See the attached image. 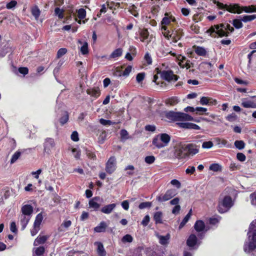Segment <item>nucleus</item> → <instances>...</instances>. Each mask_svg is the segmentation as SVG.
I'll use <instances>...</instances> for the list:
<instances>
[{"mask_svg":"<svg viewBox=\"0 0 256 256\" xmlns=\"http://www.w3.org/2000/svg\"><path fill=\"white\" fill-rule=\"evenodd\" d=\"M234 28L227 23H222L212 26L206 32L214 38L228 36L231 32H234Z\"/></svg>","mask_w":256,"mask_h":256,"instance_id":"nucleus-1","label":"nucleus"},{"mask_svg":"<svg viewBox=\"0 0 256 256\" xmlns=\"http://www.w3.org/2000/svg\"><path fill=\"white\" fill-rule=\"evenodd\" d=\"M248 234L249 238L252 237L251 241L248 245H244V250L246 252L248 248V252H250L256 249V220L250 224Z\"/></svg>","mask_w":256,"mask_h":256,"instance_id":"nucleus-2","label":"nucleus"},{"mask_svg":"<svg viewBox=\"0 0 256 256\" xmlns=\"http://www.w3.org/2000/svg\"><path fill=\"white\" fill-rule=\"evenodd\" d=\"M167 118L174 121H191L194 120V118L188 114L182 112H176L174 111H169L166 114Z\"/></svg>","mask_w":256,"mask_h":256,"instance_id":"nucleus-3","label":"nucleus"},{"mask_svg":"<svg viewBox=\"0 0 256 256\" xmlns=\"http://www.w3.org/2000/svg\"><path fill=\"white\" fill-rule=\"evenodd\" d=\"M233 206L232 198L229 196H225L222 200H219L218 210L220 214L228 212Z\"/></svg>","mask_w":256,"mask_h":256,"instance_id":"nucleus-4","label":"nucleus"},{"mask_svg":"<svg viewBox=\"0 0 256 256\" xmlns=\"http://www.w3.org/2000/svg\"><path fill=\"white\" fill-rule=\"evenodd\" d=\"M156 70H157V73L160 74L161 78L168 82H176L179 78V76L174 74L172 70L160 71L158 68H156Z\"/></svg>","mask_w":256,"mask_h":256,"instance_id":"nucleus-5","label":"nucleus"},{"mask_svg":"<svg viewBox=\"0 0 256 256\" xmlns=\"http://www.w3.org/2000/svg\"><path fill=\"white\" fill-rule=\"evenodd\" d=\"M184 148L183 150L186 152L187 158L193 156L199 152L200 146L196 145V144L190 143L184 144Z\"/></svg>","mask_w":256,"mask_h":256,"instance_id":"nucleus-6","label":"nucleus"},{"mask_svg":"<svg viewBox=\"0 0 256 256\" xmlns=\"http://www.w3.org/2000/svg\"><path fill=\"white\" fill-rule=\"evenodd\" d=\"M177 194L176 190L174 188L168 190L164 194H160L156 196V200L160 202L170 200Z\"/></svg>","mask_w":256,"mask_h":256,"instance_id":"nucleus-7","label":"nucleus"},{"mask_svg":"<svg viewBox=\"0 0 256 256\" xmlns=\"http://www.w3.org/2000/svg\"><path fill=\"white\" fill-rule=\"evenodd\" d=\"M116 168V160L114 156H111L106 164L105 170L109 174H112Z\"/></svg>","mask_w":256,"mask_h":256,"instance_id":"nucleus-8","label":"nucleus"},{"mask_svg":"<svg viewBox=\"0 0 256 256\" xmlns=\"http://www.w3.org/2000/svg\"><path fill=\"white\" fill-rule=\"evenodd\" d=\"M54 140L52 138H47L45 139L44 143V152L50 154L52 149L55 146Z\"/></svg>","mask_w":256,"mask_h":256,"instance_id":"nucleus-9","label":"nucleus"},{"mask_svg":"<svg viewBox=\"0 0 256 256\" xmlns=\"http://www.w3.org/2000/svg\"><path fill=\"white\" fill-rule=\"evenodd\" d=\"M200 242H198L196 236L194 234H190L188 238L186 244L190 250L196 249Z\"/></svg>","mask_w":256,"mask_h":256,"instance_id":"nucleus-10","label":"nucleus"},{"mask_svg":"<svg viewBox=\"0 0 256 256\" xmlns=\"http://www.w3.org/2000/svg\"><path fill=\"white\" fill-rule=\"evenodd\" d=\"M176 59L178 61V65L180 68H186V69L190 68V61L188 60L184 56L179 54L176 56Z\"/></svg>","mask_w":256,"mask_h":256,"instance_id":"nucleus-11","label":"nucleus"},{"mask_svg":"<svg viewBox=\"0 0 256 256\" xmlns=\"http://www.w3.org/2000/svg\"><path fill=\"white\" fill-rule=\"evenodd\" d=\"M183 36V30L181 28H178L176 30H172L170 37L173 42H176L178 40H180Z\"/></svg>","mask_w":256,"mask_h":256,"instance_id":"nucleus-12","label":"nucleus"},{"mask_svg":"<svg viewBox=\"0 0 256 256\" xmlns=\"http://www.w3.org/2000/svg\"><path fill=\"white\" fill-rule=\"evenodd\" d=\"M179 128L184 129H193L196 130H200V127L194 123L191 122H177L176 124Z\"/></svg>","mask_w":256,"mask_h":256,"instance_id":"nucleus-13","label":"nucleus"},{"mask_svg":"<svg viewBox=\"0 0 256 256\" xmlns=\"http://www.w3.org/2000/svg\"><path fill=\"white\" fill-rule=\"evenodd\" d=\"M226 10L230 13L240 14L242 13V6L238 4H228Z\"/></svg>","mask_w":256,"mask_h":256,"instance_id":"nucleus-14","label":"nucleus"},{"mask_svg":"<svg viewBox=\"0 0 256 256\" xmlns=\"http://www.w3.org/2000/svg\"><path fill=\"white\" fill-rule=\"evenodd\" d=\"M184 148V146L182 145L179 148H176L174 151L175 156L179 159H184L186 158V154L183 149Z\"/></svg>","mask_w":256,"mask_h":256,"instance_id":"nucleus-15","label":"nucleus"},{"mask_svg":"<svg viewBox=\"0 0 256 256\" xmlns=\"http://www.w3.org/2000/svg\"><path fill=\"white\" fill-rule=\"evenodd\" d=\"M192 48L194 52L198 56L206 57L208 54L206 49L202 46L194 45Z\"/></svg>","mask_w":256,"mask_h":256,"instance_id":"nucleus-16","label":"nucleus"},{"mask_svg":"<svg viewBox=\"0 0 256 256\" xmlns=\"http://www.w3.org/2000/svg\"><path fill=\"white\" fill-rule=\"evenodd\" d=\"M94 246H97L96 253L98 256H106V252L104 248L103 244L100 242H96L94 243Z\"/></svg>","mask_w":256,"mask_h":256,"instance_id":"nucleus-17","label":"nucleus"},{"mask_svg":"<svg viewBox=\"0 0 256 256\" xmlns=\"http://www.w3.org/2000/svg\"><path fill=\"white\" fill-rule=\"evenodd\" d=\"M86 93L91 96L96 98L99 97L100 95V90L98 87H94L92 88L86 90Z\"/></svg>","mask_w":256,"mask_h":256,"instance_id":"nucleus-18","label":"nucleus"},{"mask_svg":"<svg viewBox=\"0 0 256 256\" xmlns=\"http://www.w3.org/2000/svg\"><path fill=\"white\" fill-rule=\"evenodd\" d=\"M31 216H27L22 214L20 216V222L21 225V230H24L26 227L29 222Z\"/></svg>","mask_w":256,"mask_h":256,"instance_id":"nucleus-19","label":"nucleus"},{"mask_svg":"<svg viewBox=\"0 0 256 256\" xmlns=\"http://www.w3.org/2000/svg\"><path fill=\"white\" fill-rule=\"evenodd\" d=\"M22 214L27 216H31L33 212V208L30 204H26L22 206L21 209Z\"/></svg>","mask_w":256,"mask_h":256,"instance_id":"nucleus-20","label":"nucleus"},{"mask_svg":"<svg viewBox=\"0 0 256 256\" xmlns=\"http://www.w3.org/2000/svg\"><path fill=\"white\" fill-rule=\"evenodd\" d=\"M116 207V204H111L103 206L100 211L106 214H110Z\"/></svg>","mask_w":256,"mask_h":256,"instance_id":"nucleus-21","label":"nucleus"},{"mask_svg":"<svg viewBox=\"0 0 256 256\" xmlns=\"http://www.w3.org/2000/svg\"><path fill=\"white\" fill-rule=\"evenodd\" d=\"M256 96H253V98H256ZM242 106L245 108H256V100H249L246 102H243L242 103Z\"/></svg>","mask_w":256,"mask_h":256,"instance_id":"nucleus-22","label":"nucleus"},{"mask_svg":"<svg viewBox=\"0 0 256 256\" xmlns=\"http://www.w3.org/2000/svg\"><path fill=\"white\" fill-rule=\"evenodd\" d=\"M98 197L96 196L90 200L88 202L90 208H93L94 210H97L100 207V204L96 200H98Z\"/></svg>","mask_w":256,"mask_h":256,"instance_id":"nucleus-23","label":"nucleus"},{"mask_svg":"<svg viewBox=\"0 0 256 256\" xmlns=\"http://www.w3.org/2000/svg\"><path fill=\"white\" fill-rule=\"evenodd\" d=\"M163 214L162 212H156L154 214V220L156 224H161L163 223L162 222Z\"/></svg>","mask_w":256,"mask_h":256,"instance_id":"nucleus-24","label":"nucleus"},{"mask_svg":"<svg viewBox=\"0 0 256 256\" xmlns=\"http://www.w3.org/2000/svg\"><path fill=\"white\" fill-rule=\"evenodd\" d=\"M48 238L49 236H39L35 240L34 244L36 246H38L41 244H44L46 242V241Z\"/></svg>","mask_w":256,"mask_h":256,"instance_id":"nucleus-25","label":"nucleus"},{"mask_svg":"<svg viewBox=\"0 0 256 256\" xmlns=\"http://www.w3.org/2000/svg\"><path fill=\"white\" fill-rule=\"evenodd\" d=\"M194 228L198 232H202L205 228L204 222L202 220H196L194 225Z\"/></svg>","mask_w":256,"mask_h":256,"instance_id":"nucleus-26","label":"nucleus"},{"mask_svg":"<svg viewBox=\"0 0 256 256\" xmlns=\"http://www.w3.org/2000/svg\"><path fill=\"white\" fill-rule=\"evenodd\" d=\"M107 225L104 222H102L100 223L99 225L94 228V231L96 232H105Z\"/></svg>","mask_w":256,"mask_h":256,"instance_id":"nucleus-27","label":"nucleus"},{"mask_svg":"<svg viewBox=\"0 0 256 256\" xmlns=\"http://www.w3.org/2000/svg\"><path fill=\"white\" fill-rule=\"evenodd\" d=\"M122 54V48H118L112 52L110 54L109 58H116L120 56Z\"/></svg>","mask_w":256,"mask_h":256,"instance_id":"nucleus-28","label":"nucleus"},{"mask_svg":"<svg viewBox=\"0 0 256 256\" xmlns=\"http://www.w3.org/2000/svg\"><path fill=\"white\" fill-rule=\"evenodd\" d=\"M160 140L164 143V145L167 146L170 140V136L166 133L161 134L160 135Z\"/></svg>","mask_w":256,"mask_h":256,"instance_id":"nucleus-29","label":"nucleus"},{"mask_svg":"<svg viewBox=\"0 0 256 256\" xmlns=\"http://www.w3.org/2000/svg\"><path fill=\"white\" fill-rule=\"evenodd\" d=\"M179 102L178 99L176 96H172L167 98L165 100V103L166 105L174 106Z\"/></svg>","mask_w":256,"mask_h":256,"instance_id":"nucleus-30","label":"nucleus"},{"mask_svg":"<svg viewBox=\"0 0 256 256\" xmlns=\"http://www.w3.org/2000/svg\"><path fill=\"white\" fill-rule=\"evenodd\" d=\"M243 11L247 13L256 12V5L242 6V12Z\"/></svg>","mask_w":256,"mask_h":256,"instance_id":"nucleus-31","label":"nucleus"},{"mask_svg":"<svg viewBox=\"0 0 256 256\" xmlns=\"http://www.w3.org/2000/svg\"><path fill=\"white\" fill-rule=\"evenodd\" d=\"M140 40L144 42L145 40H147L149 36V32L147 29L144 28L140 30Z\"/></svg>","mask_w":256,"mask_h":256,"instance_id":"nucleus-32","label":"nucleus"},{"mask_svg":"<svg viewBox=\"0 0 256 256\" xmlns=\"http://www.w3.org/2000/svg\"><path fill=\"white\" fill-rule=\"evenodd\" d=\"M69 120V114L68 112L64 111L62 116L60 118L59 121L62 126L66 124Z\"/></svg>","mask_w":256,"mask_h":256,"instance_id":"nucleus-33","label":"nucleus"},{"mask_svg":"<svg viewBox=\"0 0 256 256\" xmlns=\"http://www.w3.org/2000/svg\"><path fill=\"white\" fill-rule=\"evenodd\" d=\"M209 170L214 172L222 171V166L218 163H214L210 166Z\"/></svg>","mask_w":256,"mask_h":256,"instance_id":"nucleus-34","label":"nucleus"},{"mask_svg":"<svg viewBox=\"0 0 256 256\" xmlns=\"http://www.w3.org/2000/svg\"><path fill=\"white\" fill-rule=\"evenodd\" d=\"M31 12L32 15L34 17L36 20H38L40 16V11L38 6H35L32 8Z\"/></svg>","mask_w":256,"mask_h":256,"instance_id":"nucleus-35","label":"nucleus"},{"mask_svg":"<svg viewBox=\"0 0 256 256\" xmlns=\"http://www.w3.org/2000/svg\"><path fill=\"white\" fill-rule=\"evenodd\" d=\"M132 15L137 18L139 16V14L138 10V8L134 4H132L128 8V10Z\"/></svg>","mask_w":256,"mask_h":256,"instance_id":"nucleus-36","label":"nucleus"},{"mask_svg":"<svg viewBox=\"0 0 256 256\" xmlns=\"http://www.w3.org/2000/svg\"><path fill=\"white\" fill-rule=\"evenodd\" d=\"M191 212L192 210H190V211L188 212V213L184 216V219L182 220L181 222L180 223L178 228L180 230L186 224V223L188 222L189 220L190 216H191Z\"/></svg>","mask_w":256,"mask_h":256,"instance_id":"nucleus-37","label":"nucleus"},{"mask_svg":"<svg viewBox=\"0 0 256 256\" xmlns=\"http://www.w3.org/2000/svg\"><path fill=\"white\" fill-rule=\"evenodd\" d=\"M42 219L43 217L41 213H40L38 214H37L34 224V227H36V226L40 227Z\"/></svg>","mask_w":256,"mask_h":256,"instance_id":"nucleus-38","label":"nucleus"},{"mask_svg":"<svg viewBox=\"0 0 256 256\" xmlns=\"http://www.w3.org/2000/svg\"><path fill=\"white\" fill-rule=\"evenodd\" d=\"M71 224H72V222L70 220H64L62 224L58 228V230L59 232H63L64 230L62 229L63 228H69L71 226Z\"/></svg>","mask_w":256,"mask_h":256,"instance_id":"nucleus-39","label":"nucleus"},{"mask_svg":"<svg viewBox=\"0 0 256 256\" xmlns=\"http://www.w3.org/2000/svg\"><path fill=\"white\" fill-rule=\"evenodd\" d=\"M170 238V236L168 234L165 236H160V242L162 245H165L168 243Z\"/></svg>","mask_w":256,"mask_h":256,"instance_id":"nucleus-40","label":"nucleus"},{"mask_svg":"<svg viewBox=\"0 0 256 256\" xmlns=\"http://www.w3.org/2000/svg\"><path fill=\"white\" fill-rule=\"evenodd\" d=\"M64 10L62 9H60L59 8H56L54 9V14L57 16L59 19H62L64 16Z\"/></svg>","mask_w":256,"mask_h":256,"instance_id":"nucleus-41","label":"nucleus"},{"mask_svg":"<svg viewBox=\"0 0 256 256\" xmlns=\"http://www.w3.org/2000/svg\"><path fill=\"white\" fill-rule=\"evenodd\" d=\"M86 156L90 159L92 160H96V156L94 151L86 149Z\"/></svg>","mask_w":256,"mask_h":256,"instance_id":"nucleus-42","label":"nucleus"},{"mask_svg":"<svg viewBox=\"0 0 256 256\" xmlns=\"http://www.w3.org/2000/svg\"><path fill=\"white\" fill-rule=\"evenodd\" d=\"M256 18V14L253 15H246L242 18V20L244 22H250Z\"/></svg>","mask_w":256,"mask_h":256,"instance_id":"nucleus-43","label":"nucleus"},{"mask_svg":"<svg viewBox=\"0 0 256 256\" xmlns=\"http://www.w3.org/2000/svg\"><path fill=\"white\" fill-rule=\"evenodd\" d=\"M242 22V18L240 20L236 18L234 19L232 21V24L236 28L239 29L243 26V24Z\"/></svg>","mask_w":256,"mask_h":256,"instance_id":"nucleus-44","label":"nucleus"},{"mask_svg":"<svg viewBox=\"0 0 256 256\" xmlns=\"http://www.w3.org/2000/svg\"><path fill=\"white\" fill-rule=\"evenodd\" d=\"M152 144L158 148H160L165 146V145H164L158 138H153Z\"/></svg>","mask_w":256,"mask_h":256,"instance_id":"nucleus-45","label":"nucleus"},{"mask_svg":"<svg viewBox=\"0 0 256 256\" xmlns=\"http://www.w3.org/2000/svg\"><path fill=\"white\" fill-rule=\"evenodd\" d=\"M86 16V10L84 8H81L78 10V16L80 20H83Z\"/></svg>","mask_w":256,"mask_h":256,"instance_id":"nucleus-46","label":"nucleus"},{"mask_svg":"<svg viewBox=\"0 0 256 256\" xmlns=\"http://www.w3.org/2000/svg\"><path fill=\"white\" fill-rule=\"evenodd\" d=\"M235 146L238 150H242L245 146V143L243 140H236L234 142Z\"/></svg>","mask_w":256,"mask_h":256,"instance_id":"nucleus-47","label":"nucleus"},{"mask_svg":"<svg viewBox=\"0 0 256 256\" xmlns=\"http://www.w3.org/2000/svg\"><path fill=\"white\" fill-rule=\"evenodd\" d=\"M120 136L122 140H126L128 138V132L125 129H122L120 131Z\"/></svg>","mask_w":256,"mask_h":256,"instance_id":"nucleus-48","label":"nucleus"},{"mask_svg":"<svg viewBox=\"0 0 256 256\" xmlns=\"http://www.w3.org/2000/svg\"><path fill=\"white\" fill-rule=\"evenodd\" d=\"M152 202H142L138 206V208L140 209H144L145 208H150L152 206Z\"/></svg>","mask_w":256,"mask_h":256,"instance_id":"nucleus-49","label":"nucleus"},{"mask_svg":"<svg viewBox=\"0 0 256 256\" xmlns=\"http://www.w3.org/2000/svg\"><path fill=\"white\" fill-rule=\"evenodd\" d=\"M44 248L42 246H40L36 248L34 252L37 256H41L44 253Z\"/></svg>","mask_w":256,"mask_h":256,"instance_id":"nucleus-50","label":"nucleus"},{"mask_svg":"<svg viewBox=\"0 0 256 256\" xmlns=\"http://www.w3.org/2000/svg\"><path fill=\"white\" fill-rule=\"evenodd\" d=\"M80 52L84 54H86L88 53V44L86 42H84L80 48Z\"/></svg>","mask_w":256,"mask_h":256,"instance_id":"nucleus-51","label":"nucleus"},{"mask_svg":"<svg viewBox=\"0 0 256 256\" xmlns=\"http://www.w3.org/2000/svg\"><path fill=\"white\" fill-rule=\"evenodd\" d=\"M133 240V238L129 234H126L122 238V242H132Z\"/></svg>","mask_w":256,"mask_h":256,"instance_id":"nucleus-52","label":"nucleus"},{"mask_svg":"<svg viewBox=\"0 0 256 256\" xmlns=\"http://www.w3.org/2000/svg\"><path fill=\"white\" fill-rule=\"evenodd\" d=\"M106 132L105 131L102 132L100 134L98 138V143L102 144H103L106 139Z\"/></svg>","mask_w":256,"mask_h":256,"instance_id":"nucleus-53","label":"nucleus"},{"mask_svg":"<svg viewBox=\"0 0 256 256\" xmlns=\"http://www.w3.org/2000/svg\"><path fill=\"white\" fill-rule=\"evenodd\" d=\"M68 50L66 48H60L56 54V58H60L62 56L64 55L66 52Z\"/></svg>","mask_w":256,"mask_h":256,"instance_id":"nucleus-54","label":"nucleus"},{"mask_svg":"<svg viewBox=\"0 0 256 256\" xmlns=\"http://www.w3.org/2000/svg\"><path fill=\"white\" fill-rule=\"evenodd\" d=\"M100 122L104 126H110L115 124H116V122H113L110 120H106L102 118L100 120Z\"/></svg>","mask_w":256,"mask_h":256,"instance_id":"nucleus-55","label":"nucleus"},{"mask_svg":"<svg viewBox=\"0 0 256 256\" xmlns=\"http://www.w3.org/2000/svg\"><path fill=\"white\" fill-rule=\"evenodd\" d=\"M72 152L74 158L76 160H79L80 158V155H81V152L80 150H79L76 148H72Z\"/></svg>","mask_w":256,"mask_h":256,"instance_id":"nucleus-56","label":"nucleus"},{"mask_svg":"<svg viewBox=\"0 0 256 256\" xmlns=\"http://www.w3.org/2000/svg\"><path fill=\"white\" fill-rule=\"evenodd\" d=\"M226 120L230 122H233L236 120L237 119V116L236 114L232 112L230 114H228L226 118Z\"/></svg>","mask_w":256,"mask_h":256,"instance_id":"nucleus-57","label":"nucleus"},{"mask_svg":"<svg viewBox=\"0 0 256 256\" xmlns=\"http://www.w3.org/2000/svg\"><path fill=\"white\" fill-rule=\"evenodd\" d=\"M168 14H165V16L162 18L161 24L162 25H168L170 23V18L168 16Z\"/></svg>","mask_w":256,"mask_h":256,"instance_id":"nucleus-58","label":"nucleus"},{"mask_svg":"<svg viewBox=\"0 0 256 256\" xmlns=\"http://www.w3.org/2000/svg\"><path fill=\"white\" fill-rule=\"evenodd\" d=\"M21 154L20 152L17 151L12 156L10 160V163L13 164L16 162V160L19 158Z\"/></svg>","mask_w":256,"mask_h":256,"instance_id":"nucleus-59","label":"nucleus"},{"mask_svg":"<svg viewBox=\"0 0 256 256\" xmlns=\"http://www.w3.org/2000/svg\"><path fill=\"white\" fill-rule=\"evenodd\" d=\"M155 160L156 158L154 156H149L145 158L144 160L146 164H150L154 163Z\"/></svg>","mask_w":256,"mask_h":256,"instance_id":"nucleus-60","label":"nucleus"},{"mask_svg":"<svg viewBox=\"0 0 256 256\" xmlns=\"http://www.w3.org/2000/svg\"><path fill=\"white\" fill-rule=\"evenodd\" d=\"M145 73L144 72H140L138 73L136 76V80L138 83L141 82L145 78Z\"/></svg>","mask_w":256,"mask_h":256,"instance_id":"nucleus-61","label":"nucleus"},{"mask_svg":"<svg viewBox=\"0 0 256 256\" xmlns=\"http://www.w3.org/2000/svg\"><path fill=\"white\" fill-rule=\"evenodd\" d=\"M132 70V66H128L125 70L122 72V75L124 76H128Z\"/></svg>","mask_w":256,"mask_h":256,"instance_id":"nucleus-62","label":"nucleus"},{"mask_svg":"<svg viewBox=\"0 0 256 256\" xmlns=\"http://www.w3.org/2000/svg\"><path fill=\"white\" fill-rule=\"evenodd\" d=\"M214 144L212 141L204 142L202 143V148H212Z\"/></svg>","mask_w":256,"mask_h":256,"instance_id":"nucleus-63","label":"nucleus"},{"mask_svg":"<svg viewBox=\"0 0 256 256\" xmlns=\"http://www.w3.org/2000/svg\"><path fill=\"white\" fill-rule=\"evenodd\" d=\"M17 4V2L16 0H12L10 2L7 3L6 5V8L8 9H12L14 8Z\"/></svg>","mask_w":256,"mask_h":256,"instance_id":"nucleus-64","label":"nucleus"}]
</instances>
